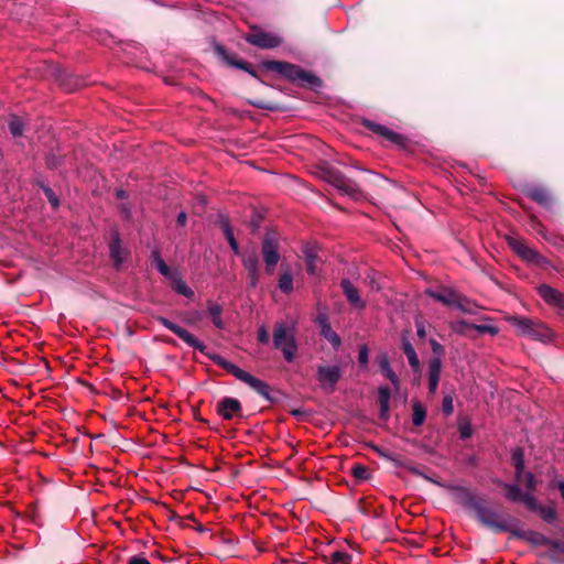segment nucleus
Returning a JSON list of instances; mask_svg holds the SVG:
<instances>
[{"instance_id":"obj_1","label":"nucleus","mask_w":564,"mask_h":564,"mask_svg":"<svg viewBox=\"0 0 564 564\" xmlns=\"http://www.w3.org/2000/svg\"><path fill=\"white\" fill-rule=\"evenodd\" d=\"M274 347L282 351L286 361L292 362L295 359L297 345L292 328L286 327L283 323H278L273 329Z\"/></svg>"},{"instance_id":"obj_2","label":"nucleus","mask_w":564,"mask_h":564,"mask_svg":"<svg viewBox=\"0 0 564 564\" xmlns=\"http://www.w3.org/2000/svg\"><path fill=\"white\" fill-rule=\"evenodd\" d=\"M269 67L279 74L283 75L288 79L292 82H296L301 85L308 86H317L319 85V79L311 73L303 70L301 67L283 63V62H272Z\"/></svg>"},{"instance_id":"obj_3","label":"nucleus","mask_w":564,"mask_h":564,"mask_svg":"<svg viewBox=\"0 0 564 564\" xmlns=\"http://www.w3.org/2000/svg\"><path fill=\"white\" fill-rule=\"evenodd\" d=\"M507 322L516 327L518 333L522 336H528L534 339H544L549 335V329L542 324L523 316H508Z\"/></svg>"},{"instance_id":"obj_4","label":"nucleus","mask_w":564,"mask_h":564,"mask_svg":"<svg viewBox=\"0 0 564 564\" xmlns=\"http://www.w3.org/2000/svg\"><path fill=\"white\" fill-rule=\"evenodd\" d=\"M262 256L265 263V271L272 274L280 261L279 236L274 231H268L262 242Z\"/></svg>"},{"instance_id":"obj_5","label":"nucleus","mask_w":564,"mask_h":564,"mask_svg":"<svg viewBox=\"0 0 564 564\" xmlns=\"http://www.w3.org/2000/svg\"><path fill=\"white\" fill-rule=\"evenodd\" d=\"M508 245L514 253L530 264L542 267L546 263V260L536 250L518 238L509 237Z\"/></svg>"},{"instance_id":"obj_6","label":"nucleus","mask_w":564,"mask_h":564,"mask_svg":"<svg viewBox=\"0 0 564 564\" xmlns=\"http://www.w3.org/2000/svg\"><path fill=\"white\" fill-rule=\"evenodd\" d=\"M341 377V370L338 366H319L316 378L321 388L330 393L335 390L336 383Z\"/></svg>"},{"instance_id":"obj_7","label":"nucleus","mask_w":564,"mask_h":564,"mask_svg":"<svg viewBox=\"0 0 564 564\" xmlns=\"http://www.w3.org/2000/svg\"><path fill=\"white\" fill-rule=\"evenodd\" d=\"M478 518L484 525L500 532L509 530L511 523V518L502 517L488 509L479 510Z\"/></svg>"},{"instance_id":"obj_8","label":"nucleus","mask_w":564,"mask_h":564,"mask_svg":"<svg viewBox=\"0 0 564 564\" xmlns=\"http://www.w3.org/2000/svg\"><path fill=\"white\" fill-rule=\"evenodd\" d=\"M158 321L167 329L173 332L176 336H178L182 340H184L187 345H189L193 348L203 350L204 345L189 332H187L185 328L178 326L177 324L169 321L165 317H158Z\"/></svg>"},{"instance_id":"obj_9","label":"nucleus","mask_w":564,"mask_h":564,"mask_svg":"<svg viewBox=\"0 0 564 564\" xmlns=\"http://www.w3.org/2000/svg\"><path fill=\"white\" fill-rule=\"evenodd\" d=\"M247 41L261 48L276 47L281 43V40L278 35L263 31L251 32L247 36Z\"/></svg>"},{"instance_id":"obj_10","label":"nucleus","mask_w":564,"mask_h":564,"mask_svg":"<svg viewBox=\"0 0 564 564\" xmlns=\"http://www.w3.org/2000/svg\"><path fill=\"white\" fill-rule=\"evenodd\" d=\"M240 410V402L234 398H224L217 404L218 413L226 420L232 419Z\"/></svg>"},{"instance_id":"obj_11","label":"nucleus","mask_w":564,"mask_h":564,"mask_svg":"<svg viewBox=\"0 0 564 564\" xmlns=\"http://www.w3.org/2000/svg\"><path fill=\"white\" fill-rule=\"evenodd\" d=\"M539 294L546 303L564 310V295L557 290L549 285H541Z\"/></svg>"},{"instance_id":"obj_12","label":"nucleus","mask_w":564,"mask_h":564,"mask_svg":"<svg viewBox=\"0 0 564 564\" xmlns=\"http://www.w3.org/2000/svg\"><path fill=\"white\" fill-rule=\"evenodd\" d=\"M365 126L369 130H371L375 133L383 137L386 140L390 141L392 143L402 144V142H403V137L402 135L393 132L392 130L388 129L384 126H381V124H378V123H375V122H371V121H366Z\"/></svg>"},{"instance_id":"obj_13","label":"nucleus","mask_w":564,"mask_h":564,"mask_svg":"<svg viewBox=\"0 0 564 564\" xmlns=\"http://www.w3.org/2000/svg\"><path fill=\"white\" fill-rule=\"evenodd\" d=\"M238 380L248 384L251 389H253L260 395H262L264 398H269L270 388L264 381L253 377L252 375H250L247 371H243L241 377Z\"/></svg>"},{"instance_id":"obj_14","label":"nucleus","mask_w":564,"mask_h":564,"mask_svg":"<svg viewBox=\"0 0 564 564\" xmlns=\"http://www.w3.org/2000/svg\"><path fill=\"white\" fill-rule=\"evenodd\" d=\"M344 294L347 297V301L357 308H364L365 302L359 296L358 290L351 284V282L347 279H344L340 283Z\"/></svg>"},{"instance_id":"obj_15","label":"nucleus","mask_w":564,"mask_h":564,"mask_svg":"<svg viewBox=\"0 0 564 564\" xmlns=\"http://www.w3.org/2000/svg\"><path fill=\"white\" fill-rule=\"evenodd\" d=\"M245 268L248 270L250 275V282L251 285L254 286L258 282V268H259V260L257 257V253L252 251L249 254H246L242 259Z\"/></svg>"},{"instance_id":"obj_16","label":"nucleus","mask_w":564,"mask_h":564,"mask_svg":"<svg viewBox=\"0 0 564 564\" xmlns=\"http://www.w3.org/2000/svg\"><path fill=\"white\" fill-rule=\"evenodd\" d=\"M442 362L438 358L433 359L429 367V390L431 393H435L437 390L440 375H441Z\"/></svg>"},{"instance_id":"obj_17","label":"nucleus","mask_w":564,"mask_h":564,"mask_svg":"<svg viewBox=\"0 0 564 564\" xmlns=\"http://www.w3.org/2000/svg\"><path fill=\"white\" fill-rule=\"evenodd\" d=\"M427 294L434 300L444 303L445 305H454L456 303L457 294L451 290L429 291Z\"/></svg>"},{"instance_id":"obj_18","label":"nucleus","mask_w":564,"mask_h":564,"mask_svg":"<svg viewBox=\"0 0 564 564\" xmlns=\"http://www.w3.org/2000/svg\"><path fill=\"white\" fill-rule=\"evenodd\" d=\"M213 360L216 365L225 369L227 372L235 376L237 379H239L245 370L240 369L238 366L234 365L232 362L228 361L227 359L223 358L221 356H214Z\"/></svg>"},{"instance_id":"obj_19","label":"nucleus","mask_w":564,"mask_h":564,"mask_svg":"<svg viewBox=\"0 0 564 564\" xmlns=\"http://www.w3.org/2000/svg\"><path fill=\"white\" fill-rule=\"evenodd\" d=\"M110 256L117 267H119L126 259V250L121 247L118 238H115L110 243Z\"/></svg>"},{"instance_id":"obj_20","label":"nucleus","mask_w":564,"mask_h":564,"mask_svg":"<svg viewBox=\"0 0 564 564\" xmlns=\"http://www.w3.org/2000/svg\"><path fill=\"white\" fill-rule=\"evenodd\" d=\"M207 312H208V314L210 315V317L213 319V324L217 328H224V322L221 319V312H223L221 306L219 304H217V303L208 302V304H207Z\"/></svg>"},{"instance_id":"obj_21","label":"nucleus","mask_w":564,"mask_h":564,"mask_svg":"<svg viewBox=\"0 0 564 564\" xmlns=\"http://www.w3.org/2000/svg\"><path fill=\"white\" fill-rule=\"evenodd\" d=\"M402 346H403V350H404V354L408 358L410 366L414 370H417L419 366H420V361H419L417 355H416L412 344L406 338H403Z\"/></svg>"},{"instance_id":"obj_22","label":"nucleus","mask_w":564,"mask_h":564,"mask_svg":"<svg viewBox=\"0 0 564 564\" xmlns=\"http://www.w3.org/2000/svg\"><path fill=\"white\" fill-rule=\"evenodd\" d=\"M512 463H513L514 468H516L517 480L520 481L521 480V475H522L523 468H524V454H523V451L521 448H517V449L513 451V453H512Z\"/></svg>"},{"instance_id":"obj_23","label":"nucleus","mask_w":564,"mask_h":564,"mask_svg":"<svg viewBox=\"0 0 564 564\" xmlns=\"http://www.w3.org/2000/svg\"><path fill=\"white\" fill-rule=\"evenodd\" d=\"M528 195L533 200H535V202H538L540 204H543V205L549 204L550 200H551L547 191L542 188V187H533V188H531L529 191Z\"/></svg>"},{"instance_id":"obj_24","label":"nucleus","mask_w":564,"mask_h":564,"mask_svg":"<svg viewBox=\"0 0 564 564\" xmlns=\"http://www.w3.org/2000/svg\"><path fill=\"white\" fill-rule=\"evenodd\" d=\"M318 262L319 260L312 249L305 250L306 271L310 274L314 275L317 273Z\"/></svg>"},{"instance_id":"obj_25","label":"nucleus","mask_w":564,"mask_h":564,"mask_svg":"<svg viewBox=\"0 0 564 564\" xmlns=\"http://www.w3.org/2000/svg\"><path fill=\"white\" fill-rule=\"evenodd\" d=\"M352 556L344 551H334L328 556L329 564H351Z\"/></svg>"},{"instance_id":"obj_26","label":"nucleus","mask_w":564,"mask_h":564,"mask_svg":"<svg viewBox=\"0 0 564 564\" xmlns=\"http://www.w3.org/2000/svg\"><path fill=\"white\" fill-rule=\"evenodd\" d=\"M426 417L425 408L420 402L413 403V415L412 421L415 426H420L424 423Z\"/></svg>"},{"instance_id":"obj_27","label":"nucleus","mask_w":564,"mask_h":564,"mask_svg":"<svg viewBox=\"0 0 564 564\" xmlns=\"http://www.w3.org/2000/svg\"><path fill=\"white\" fill-rule=\"evenodd\" d=\"M223 230H224L225 237H226L228 243L230 245V248L234 251V253L240 254V249H239L238 242L236 241L232 229L227 221H225L223 224Z\"/></svg>"},{"instance_id":"obj_28","label":"nucleus","mask_w":564,"mask_h":564,"mask_svg":"<svg viewBox=\"0 0 564 564\" xmlns=\"http://www.w3.org/2000/svg\"><path fill=\"white\" fill-rule=\"evenodd\" d=\"M172 282H173V289L177 293H180L186 297H192L194 295V292L192 291V289L188 288L182 279L174 275L172 278Z\"/></svg>"},{"instance_id":"obj_29","label":"nucleus","mask_w":564,"mask_h":564,"mask_svg":"<svg viewBox=\"0 0 564 564\" xmlns=\"http://www.w3.org/2000/svg\"><path fill=\"white\" fill-rule=\"evenodd\" d=\"M9 130L13 137H20L23 133L24 123L17 116H11L8 122Z\"/></svg>"},{"instance_id":"obj_30","label":"nucleus","mask_w":564,"mask_h":564,"mask_svg":"<svg viewBox=\"0 0 564 564\" xmlns=\"http://www.w3.org/2000/svg\"><path fill=\"white\" fill-rule=\"evenodd\" d=\"M380 367L382 369V371L384 372L386 377L394 384L397 386L398 384V377L397 375L394 373V371L392 370V368L390 367V364H389V360H388V357L386 355L381 356L380 358Z\"/></svg>"},{"instance_id":"obj_31","label":"nucleus","mask_w":564,"mask_h":564,"mask_svg":"<svg viewBox=\"0 0 564 564\" xmlns=\"http://www.w3.org/2000/svg\"><path fill=\"white\" fill-rule=\"evenodd\" d=\"M390 390L388 388L379 389V403L381 408V416H386L389 410Z\"/></svg>"},{"instance_id":"obj_32","label":"nucleus","mask_w":564,"mask_h":564,"mask_svg":"<svg viewBox=\"0 0 564 564\" xmlns=\"http://www.w3.org/2000/svg\"><path fill=\"white\" fill-rule=\"evenodd\" d=\"M451 328L457 334L468 335V333L474 328V324L460 319L453 322L451 324Z\"/></svg>"},{"instance_id":"obj_33","label":"nucleus","mask_w":564,"mask_h":564,"mask_svg":"<svg viewBox=\"0 0 564 564\" xmlns=\"http://www.w3.org/2000/svg\"><path fill=\"white\" fill-rule=\"evenodd\" d=\"M279 289L284 293H291L293 290V278L291 273H283L279 279Z\"/></svg>"},{"instance_id":"obj_34","label":"nucleus","mask_w":564,"mask_h":564,"mask_svg":"<svg viewBox=\"0 0 564 564\" xmlns=\"http://www.w3.org/2000/svg\"><path fill=\"white\" fill-rule=\"evenodd\" d=\"M322 334L333 346L338 347L340 345L339 336L328 325L323 326Z\"/></svg>"},{"instance_id":"obj_35","label":"nucleus","mask_w":564,"mask_h":564,"mask_svg":"<svg viewBox=\"0 0 564 564\" xmlns=\"http://www.w3.org/2000/svg\"><path fill=\"white\" fill-rule=\"evenodd\" d=\"M538 511L545 522L552 523L556 519L555 509L552 507H540Z\"/></svg>"},{"instance_id":"obj_36","label":"nucleus","mask_w":564,"mask_h":564,"mask_svg":"<svg viewBox=\"0 0 564 564\" xmlns=\"http://www.w3.org/2000/svg\"><path fill=\"white\" fill-rule=\"evenodd\" d=\"M508 489L507 497L512 501H521L524 494H522L517 485H506Z\"/></svg>"},{"instance_id":"obj_37","label":"nucleus","mask_w":564,"mask_h":564,"mask_svg":"<svg viewBox=\"0 0 564 564\" xmlns=\"http://www.w3.org/2000/svg\"><path fill=\"white\" fill-rule=\"evenodd\" d=\"M352 475L360 480L369 478V468L364 465H355L352 467Z\"/></svg>"},{"instance_id":"obj_38","label":"nucleus","mask_w":564,"mask_h":564,"mask_svg":"<svg viewBox=\"0 0 564 564\" xmlns=\"http://www.w3.org/2000/svg\"><path fill=\"white\" fill-rule=\"evenodd\" d=\"M453 306H456L457 308H459L460 311L465 312V313H470L473 314L475 311H474V304H471L469 301L467 300H462L459 299L458 296H456V303H454Z\"/></svg>"},{"instance_id":"obj_39","label":"nucleus","mask_w":564,"mask_h":564,"mask_svg":"<svg viewBox=\"0 0 564 564\" xmlns=\"http://www.w3.org/2000/svg\"><path fill=\"white\" fill-rule=\"evenodd\" d=\"M473 329H476L478 333L480 334H490L492 336L497 335L499 329L494 326V325H488V324H481V325H475L474 324V328Z\"/></svg>"},{"instance_id":"obj_40","label":"nucleus","mask_w":564,"mask_h":564,"mask_svg":"<svg viewBox=\"0 0 564 564\" xmlns=\"http://www.w3.org/2000/svg\"><path fill=\"white\" fill-rule=\"evenodd\" d=\"M458 430L462 438H468L471 436V425L468 421H460Z\"/></svg>"},{"instance_id":"obj_41","label":"nucleus","mask_w":564,"mask_h":564,"mask_svg":"<svg viewBox=\"0 0 564 564\" xmlns=\"http://www.w3.org/2000/svg\"><path fill=\"white\" fill-rule=\"evenodd\" d=\"M519 482H523L530 491L535 489V479L531 473L522 474Z\"/></svg>"},{"instance_id":"obj_42","label":"nucleus","mask_w":564,"mask_h":564,"mask_svg":"<svg viewBox=\"0 0 564 564\" xmlns=\"http://www.w3.org/2000/svg\"><path fill=\"white\" fill-rule=\"evenodd\" d=\"M525 506L531 510H539L540 506H538L535 498L530 494H524L522 500Z\"/></svg>"},{"instance_id":"obj_43","label":"nucleus","mask_w":564,"mask_h":564,"mask_svg":"<svg viewBox=\"0 0 564 564\" xmlns=\"http://www.w3.org/2000/svg\"><path fill=\"white\" fill-rule=\"evenodd\" d=\"M443 412L446 415H451L454 411L453 398L451 395H445L442 403Z\"/></svg>"},{"instance_id":"obj_44","label":"nucleus","mask_w":564,"mask_h":564,"mask_svg":"<svg viewBox=\"0 0 564 564\" xmlns=\"http://www.w3.org/2000/svg\"><path fill=\"white\" fill-rule=\"evenodd\" d=\"M156 268L160 271V273L163 274L164 276L170 278L171 280L174 276L171 273L170 268L165 264V262L163 260H161V259L156 260Z\"/></svg>"},{"instance_id":"obj_45","label":"nucleus","mask_w":564,"mask_h":564,"mask_svg":"<svg viewBox=\"0 0 564 564\" xmlns=\"http://www.w3.org/2000/svg\"><path fill=\"white\" fill-rule=\"evenodd\" d=\"M258 340L262 344L269 343V333L265 328V326H260L258 329Z\"/></svg>"},{"instance_id":"obj_46","label":"nucleus","mask_w":564,"mask_h":564,"mask_svg":"<svg viewBox=\"0 0 564 564\" xmlns=\"http://www.w3.org/2000/svg\"><path fill=\"white\" fill-rule=\"evenodd\" d=\"M359 364L361 366H366L367 362H368V349L367 347H361L360 351H359Z\"/></svg>"},{"instance_id":"obj_47","label":"nucleus","mask_w":564,"mask_h":564,"mask_svg":"<svg viewBox=\"0 0 564 564\" xmlns=\"http://www.w3.org/2000/svg\"><path fill=\"white\" fill-rule=\"evenodd\" d=\"M128 564H150V562L143 556L135 555L129 560Z\"/></svg>"},{"instance_id":"obj_48","label":"nucleus","mask_w":564,"mask_h":564,"mask_svg":"<svg viewBox=\"0 0 564 564\" xmlns=\"http://www.w3.org/2000/svg\"><path fill=\"white\" fill-rule=\"evenodd\" d=\"M415 325L419 337L424 338L426 335L424 324L421 321H416Z\"/></svg>"},{"instance_id":"obj_49","label":"nucleus","mask_w":564,"mask_h":564,"mask_svg":"<svg viewBox=\"0 0 564 564\" xmlns=\"http://www.w3.org/2000/svg\"><path fill=\"white\" fill-rule=\"evenodd\" d=\"M46 195L50 199V202L52 203L53 206H57L58 205V200L56 199V197L54 196V194L52 193L51 189H46Z\"/></svg>"},{"instance_id":"obj_50","label":"nucleus","mask_w":564,"mask_h":564,"mask_svg":"<svg viewBox=\"0 0 564 564\" xmlns=\"http://www.w3.org/2000/svg\"><path fill=\"white\" fill-rule=\"evenodd\" d=\"M186 214L184 212L180 213V215L177 216V224L180 226H184L186 224Z\"/></svg>"},{"instance_id":"obj_51","label":"nucleus","mask_w":564,"mask_h":564,"mask_svg":"<svg viewBox=\"0 0 564 564\" xmlns=\"http://www.w3.org/2000/svg\"><path fill=\"white\" fill-rule=\"evenodd\" d=\"M531 541L536 543V544L542 543L543 536L541 534H538V533H532Z\"/></svg>"},{"instance_id":"obj_52","label":"nucleus","mask_w":564,"mask_h":564,"mask_svg":"<svg viewBox=\"0 0 564 564\" xmlns=\"http://www.w3.org/2000/svg\"><path fill=\"white\" fill-rule=\"evenodd\" d=\"M558 489H560V491H561L562 497L564 498V481H561V482L558 484Z\"/></svg>"},{"instance_id":"obj_53","label":"nucleus","mask_w":564,"mask_h":564,"mask_svg":"<svg viewBox=\"0 0 564 564\" xmlns=\"http://www.w3.org/2000/svg\"><path fill=\"white\" fill-rule=\"evenodd\" d=\"M117 196H118L119 198H123V197H126V193H124V191H122V189L117 191Z\"/></svg>"},{"instance_id":"obj_54","label":"nucleus","mask_w":564,"mask_h":564,"mask_svg":"<svg viewBox=\"0 0 564 564\" xmlns=\"http://www.w3.org/2000/svg\"><path fill=\"white\" fill-rule=\"evenodd\" d=\"M47 165L51 167H55V166H57V163L54 160H48Z\"/></svg>"},{"instance_id":"obj_55","label":"nucleus","mask_w":564,"mask_h":564,"mask_svg":"<svg viewBox=\"0 0 564 564\" xmlns=\"http://www.w3.org/2000/svg\"><path fill=\"white\" fill-rule=\"evenodd\" d=\"M237 67L239 68H242V69H247V64L246 63H237L235 64Z\"/></svg>"},{"instance_id":"obj_56","label":"nucleus","mask_w":564,"mask_h":564,"mask_svg":"<svg viewBox=\"0 0 564 564\" xmlns=\"http://www.w3.org/2000/svg\"><path fill=\"white\" fill-rule=\"evenodd\" d=\"M456 491H457L458 495L466 494V491L464 489H460V488H457Z\"/></svg>"}]
</instances>
